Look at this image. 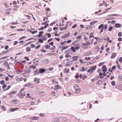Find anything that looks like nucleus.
<instances>
[{"mask_svg": "<svg viewBox=\"0 0 122 122\" xmlns=\"http://www.w3.org/2000/svg\"><path fill=\"white\" fill-rule=\"evenodd\" d=\"M0 83L1 84L4 85L5 83V81L4 80H2L0 81Z\"/></svg>", "mask_w": 122, "mask_h": 122, "instance_id": "obj_42", "label": "nucleus"}, {"mask_svg": "<svg viewBox=\"0 0 122 122\" xmlns=\"http://www.w3.org/2000/svg\"><path fill=\"white\" fill-rule=\"evenodd\" d=\"M43 40L42 39H40L38 41L41 43H43Z\"/></svg>", "mask_w": 122, "mask_h": 122, "instance_id": "obj_50", "label": "nucleus"}, {"mask_svg": "<svg viewBox=\"0 0 122 122\" xmlns=\"http://www.w3.org/2000/svg\"><path fill=\"white\" fill-rule=\"evenodd\" d=\"M86 28L87 30H89L90 28V27L88 25H87L86 27Z\"/></svg>", "mask_w": 122, "mask_h": 122, "instance_id": "obj_63", "label": "nucleus"}, {"mask_svg": "<svg viewBox=\"0 0 122 122\" xmlns=\"http://www.w3.org/2000/svg\"><path fill=\"white\" fill-rule=\"evenodd\" d=\"M30 85H31V86L33 87V85L30 83H28L27 84L24 85V86H26L28 87L30 86Z\"/></svg>", "mask_w": 122, "mask_h": 122, "instance_id": "obj_19", "label": "nucleus"}, {"mask_svg": "<svg viewBox=\"0 0 122 122\" xmlns=\"http://www.w3.org/2000/svg\"><path fill=\"white\" fill-rule=\"evenodd\" d=\"M118 79L120 81H122V75H121L119 76Z\"/></svg>", "mask_w": 122, "mask_h": 122, "instance_id": "obj_34", "label": "nucleus"}, {"mask_svg": "<svg viewBox=\"0 0 122 122\" xmlns=\"http://www.w3.org/2000/svg\"><path fill=\"white\" fill-rule=\"evenodd\" d=\"M112 29V26H110L108 29V30L109 31H111Z\"/></svg>", "mask_w": 122, "mask_h": 122, "instance_id": "obj_59", "label": "nucleus"}, {"mask_svg": "<svg viewBox=\"0 0 122 122\" xmlns=\"http://www.w3.org/2000/svg\"><path fill=\"white\" fill-rule=\"evenodd\" d=\"M47 35V36L49 38L51 36V35L50 34V33H46V34L45 36H46Z\"/></svg>", "mask_w": 122, "mask_h": 122, "instance_id": "obj_36", "label": "nucleus"}, {"mask_svg": "<svg viewBox=\"0 0 122 122\" xmlns=\"http://www.w3.org/2000/svg\"><path fill=\"white\" fill-rule=\"evenodd\" d=\"M83 48L84 49H87L88 48V47L86 45H83Z\"/></svg>", "mask_w": 122, "mask_h": 122, "instance_id": "obj_51", "label": "nucleus"}, {"mask_svg": "<svg viewBox=\"0 0 122 122\" xmlns=\"http://www.w3.org/2000/svg\"><path fill=\"white\" fill-rule=\"evenodd\" d=\"M31 51V49L30 47H28L26 48V51L27 52H30Z\"/></svg>", "mask_w": 122, "mask_h": 122, "instance_id": "obj_28", "label": "nucleus"}, {"mask_svg": "<svg viewBox=\"0 0 122 122\" xmlns=\"http://www.w3.org/2000/svg\"><path fill=\"white\" fill-rule=\"evenodd\" d=\"M20 108H11L9 109V110L10 112H14L19 110Z\"/></svg>", "mask_w": 122, "mask_h": 122, "instance_id": "obj_9", "label": "nucleus"}, {"mask_svg": "<svg viewBox=\"0 0 122 122\" xmlns=\"http://www.w3.org/2000/svg\"><path fill=\"white\" fill-rule=\"evenodd\" d=\"M90 44V43L89 41H86V42H85L84 43H83L82 44V45H86V46H88Z\"/></svg>", "mask_w": 122, "mask_h": 122, "instance_id": "obj_14", "label": "nucleus"}, {"mask_svg": "<svg viewBox=\"0 0 122 122\" xmlns=\"http://www.w3.org/2000/svg\"><path fill=\"white\" fill-rule=\"evenodd\" d=\"M49 22V20H46L44 22H43L42 23V25H46L47 22Z\"/></svg>", "mask_w": 122, "mask_h": 122, "instance_id": "obj_39", "label": "nucleus"}, {"mask_svg": "<svg viewBox=\"0 0 122 122\" xmlns=\"http://www.w3.org/2000/svg\"><path fill=\"white\" fill-rule=\"evenodd\" d=\"M96 66H95L89 69L87 71L88 73H92L96 69Z\"/></svg>", "mask_w": 122, "mask_h": 122, "instance_id": "obj_3", "label": "nucleus"}, {"mask_svg": "<svg viewBox=\"0 0 122 122\" xmlns=\"http://www.w3.org/2000/svg\"><path fill=\"white\" fill-rule=\"evenodd\" d=\"M115 27L116 28H120L121 27V26L120 24L116 23L115 24Z\"/></svg>", "mask_w": 122, "mask_h": 122, "instance_id": "obj_23", "label": "nucleus"}, {"mask_svg": "<svg viewBox=\"0 0 122 122\" xmlns=\"http://www.w3.org/2000/svg\"><path fill=\"white\" fill-rule=\"evenodd\" d=\"M71 41H72L71 40H69L68 41H64V42H66L68 43H70L71 42Z\"/></svg>", "mask_w": 122, "mask_h": 122, "instance_id": "obj_45", "label": "nucleus"}, {"mask_svg": "<svg viewBox=\"0 0 122 122\" xmlns=\"http://www.w3.org/2000/svg\"><path fill=\"white\" fill-rule=\"evenodd\" d=\"M116 67V66H112V68H110L108 70V71L110 72H112V70H114Z\"/></svg>", "mask_w": 122, "mask_h": 122, "instance_id": "obj_11", "label": "nucleus"}, {"mask_svg": "<svg viewBox=\"0 0 122 122\" xmlns=\"http://www.w3.org/2000/svg\"><path fill=\"white\" fill-rule=\"evenodd\" d=\"M6 84H4L3 85L2 88L3 89H4L6 87Z\"/></svg>", "mask_w": 122, "mask_h": 122, "instance_id": "obj_58", "label": "nucleus"}, {"mask_svg": "<svg viewBox=\"0 0 122 122\" xmlns=\"http://www.w3.org/2000/svg\"><path fill=\"white\" fill-rule=\"evenodd\" d=\"M69 69L68 68H66L64 70V72L66 73H68L69 72Z\"/></svg>", "mask_w": 122, "mask_h": 122, "instance_id": "obj_20", "label": "nucleus"}, {"mask_svg": "<svg viewBox=\"0 0 122 122\" xmlns=\"http://www.w3.org/2000/svg\"><path fill=\"white\" fill-rule=\"evenodd\" d=\"M76 92L77 93H79L81 91V90L79 88H78V89H76Z\"/></svg>", "mask_w": 122, "mask_h": 122, "instance_id": "obj_37", "label": "nucleus"}, {"mask_svg": "<svg viewBox=\"0 0 122 122\" xmlns=\"http://www.w3.org/2000/svg\"><path fill=\"white\" fill-rule=\"evenodd\" d=\"M1 107V108L2 109L3 111H5L6 110V108L4 106H2Z\"/></svg>", "mask_w": 122, "mask_h": 122, "instance_id": "obj_35", "label": "nucleus"}, {"mask_svg": "<svg viewBox=\"0 0 122 122\" xmlns=\"http://www.w3.org/2000/svg\"><path fill=\"white\" fill-rule=\"evenodd\" d=\"M102 82V81L101 80H100L96 83V84L97 85H99Z\"/></svg>", "mask_w": 122, "mask_h": 122, "instance_id": "obj_32", "label": "nucleus"}, {"mask_svg": "<svg viewBox=\"0 0 122 122\" xmlns=\"http://www.w3.org/2000/svg\"><path fill=\"white\" fill-rule=\"evenodd\" d=\"M33 68V69H35L36 67L35 66H31L29 67V68L31 69V68Z\"/></svg>", "mask_w": 122, "mask_h": 122, "instance_id": "obj_41", "label": "nucleus"}, {"mask_svg": "<svg viewBox=\"0 0 122 122\" xmlns=\"http://www.w3.org/2000/svg\"><path fill=\"white\" fill-rule=\"evenodd\" d=\"M107 24L104 25L103 24H102L100 25L98 27L99 29H101L102 28L100 31V34H101L103 31L104 29L105 30L107 28Z\"/></svg>", "mask_w": 122, "mask_h": 122, "instance_id": "obj_2", "label": "nucleus"}, {"mask_svg": "<svg viewBox=\"0 0 122 122\" xmlns=\"http://www.w3.org/2000/svg\"><path fill=\"white\" fill-rule=\"evenodd\" d=\"M40 79H38V78L36 77H35L34 78V81L35 82H36V83H40Z\"/></svg>", "mask_w": 122, "mask_h": 122, "instance_id": "obj_12", "label": "nucleus"}, {"mask_svg": "<svg viewBox=\"0 0 122 122\" xmlns=\"http://www.w3.org/2000/svg\"><path fill=\"white\" fill-rule=\"evenodd\" d=\"M111 84L113 86H114L115 85V81H113L111 82Z\"/></svg>", "mask_w": 122, "mask_h": 122, "instance_id": "obj_47", "label": "nucleus"}, {"mask_svg": "<svg viewBox=\"0 0 122 122\" xmlns=\"http://www.w3.org/2000/svg\"><path fill=\"white\" fill-rule=\"evenodd\" d=\"M77 42V41H74L72 42V44L73 45L76 46V45H77V44H76V43Z\"/></svg>", "mask_w": 122, "mask_h": 122, "instance_id": "obj_43", "label": "nucleus"}, {"mask_svg": "<svg viewBox=\"0 0 122 122\" xmlns=\"http://www.w3.org/2000/svg\"><path fill=\"white\" fill-rule=\"evenodd\" d=\"M79 57V56H73L72 58V61H77Z\"/></svg>", "mask_w": 122, "mask_h": 122, "instance_id": "obj_16", "label": "nucleus"}, {"mask_svg": "<svg viewBox=\"0 0 122 122\" xmlns=\"http://www.w3.org/2000/svg\"><path fill=\"white\" fill-rule=\"evenodd\" d=\"M77 25V24H75L72 27V28L73 29H74L75 27H76Z\"/></svg>", "mask_w": 122, "mask_h": 122, "instance_id": "obj_54", "label": "nucleus"}, {"mask_svg": "<svg viewBox=\"0 0 122 122\" xmlns=\"http://www.w3.org/2000/svg\"><path fill=\"white\" fill-rule=\"evenodd\" d=\"M45 28H44V27H42L40 28H39L38 29V30H43L44 29H45Z\"/></svg>", "mask_w": 122, "mask_h": 122, "instance_id": "obj_55", "label": "nucleus"}, {"mask_svg": "<svg viewBox=\"0 0 122 122\" xmlns=\"http://www.w3.org/2000/svg\"><path fill=\"white\" fill-rule=\"evenodd\" d=\"M25 88H23L21 89L20 92L18 93V97L21 98H23L24 96H25Z\"/></svg>", "mask_w": 122, "mask_h": 122, "instance_id": "obj_1", "label": "nucleus"}, {"mask_svg": "<svg viewBox=\"0 0 122 122\" xmlns=\"http://www.w3.org/2000/svg\"><path fill=\"white\" fill-rule=\"evenodd\" d=\"M80 45L81 44L80 43L77 44V45L76 46H77L75 47V50H78L79 49H80Z\"/></svg>", "mask_w": 122, "mask_h": 122, "instance_id": "obj_13", "label": "nucleus"}, {"mask_svg": "<svg viewBox=\"0 0 122 122\" xmlns=\"http://www.w3.org/2000/svg\"><path fill=\"white\" fill-rule=\"evenodd\" d=\"M74 89L76 90L79 88V87L77 86L76 84H75L74 86Z\"/></svg>", "mask_w": 122, "mask_h": 122, "instance_id": "obj_27", "label": "nucleus"}, {"mask_svg": "<svg viewBox=\"0 0 122 122\" xmlns=\"http://www.w3.org/2000/svg\"><path fill=\"white\" fill-rule=\"evenodd\" d=\"M30 71L28 69L25 71L24 74L26 73H30Z\"/></svg>", "mask_w": 122, "mask_h": 122, "instance_id": "obj_40", "label": "nucleus"}, {"mask_svg": "<svg viewBox=\"0 0 122 122\" xmlns=\"http://www.w3.org/2000/svg\"><path fill=\"white\" fill-rule=\"evenodd\" d=\"M51 95L52 96H54L55 95V92L54 91H53L51 93Z\"/></svg>", "mask_w": 122, "mask_h": 122, "instance_id": "obj_53", "label": "nucleus"}, {"mask_svg": "<svg viewBox=\"0 0 122 122\" xmlns=\"http://www.w3.org/2000/svg\"><path fill=\"white\" fill-rule=\"evenodd\" d=\"M39 119V117H31L30 118V119L31 120H37Z\"/></svg>", "mask_w": 122, "mask_h": 122, "instance_id": "obj_10", "label": "nucleus"}, {"mask_svg": "<svg viewBox=\"0 0 122 122\" xmlns=\"http://www.w3.org/2000/svg\"><path fill=\"white\" fill-rule=\"evenodd\" d=\"M82 38V36H77L76 37L77 39H80Z\"/></svg>", "mask_w": 122, "mask_h": 122, "instance_id": "obj_61", "label": "nucleus"}, {"mask_svg": "<svg viewBox=\"0 0 122 122\" xmlns=\"http://www.w3.org/2000/svg\"><path fill=\"white\" fill-rule=\"evenodd\" d=\"M46 10L47 11L46 12L47 14H48V12L50 11V10L49 8H47L46 9Z\"/></svg>", "mask_w": 122, "mask_h": 122, "instance_id": "obj_44", "label": "nucleus"}, {"mask_svg": "<svg viewBox=\"0 0 122 122\" xmlns=\"http://www.w3.org/2000/svg\"><path fill=\"white\" fill-rule=\"evenodd\" d=\"M65 52L67 54V55L65 56V57L66 58H68L69 57H71V55H68V54L69 53V52L67 51H66Z\"/></svg>", "mask_w": 122, "mask_h": 122, "instance_id": "obj_17", "label": "nucleus"}, {"mask_svg": "<svg viewBox=\"0 0 122 122\" xmlns=\"http://www.w3.org/2000/svg\"><path fill=\"white\" fill-rule=\"evenodd\" d=\"M42 38L43 40L46 41L47 39V38L46 36H43Z\"/></svg>", "mask_w": 122, "mask_h": 122, "instance_id": "obj_29", "label": "nucleus"}, {"mask_svg": "<svg viewBox=\"0 0 122 122\" xmlns=\"http://www.w3.org/2000/svg\"><path fill=\"white\" fill-rule=\"evenodd\" d=\"M119 90H122V85H120L119 86V87L118 88Z\"/></svg>", "mask_w": 122, "mask_h": 122, "instance_id": "obj_57", "label": "nucleus"}, {"mask_svg": "<svg viewBox=\"0 0 122 122\" xmlns=\"http://www.w3.org/2000/svg\"><path fill=\"white\" fill-rule=\"evenodd\" d=\"M71 50L73 52H76V51L75 50V47L72 46L71 48Z\"/></svg>", "mask_w": 122, "mask_h": 122, "instance_id": "obj_25", "label": "nucleus"}, {"mask_svg": "<svg viewBox=\"0 0 122 122\" xmlns=\"http://www.w3.org/2000/svg\"><path fill=\"white\" fill-rule=\"evenodd\" d=\"M44 31H41L39 32V34L38 35V36H42L41 34H42L44 33Z\"/></svg>", "mask_w": 122, "mask_h": 122, "instance_id": "obj_33", "label": "nucleus"}, {"mask_svg": "<svg viewBox=\"0 0 122 122\" xmlns=\"http://www.w3.org/2000/svg\"><path fill=\"white\" fill-rule=\"evenodd\" d=\"M122 33L121 32H120L118 33V36H122Z\"/></svg>", "mask_w": 122, "mask_h": 122, "instance_id": "obj_62", "label": "nucleus"}, {"mask_svg": "<svg viewBox=\"0 0 122 122\" xmlns=\"http://www.w3.org/2000/svg\"><path fill=\"white\" fill-rule=\"evenodd\" d=\"M43 62L44 64L47 63L48 62V59H45L43 60Z\"/></svg>", "mask_w": 122, "mask_h": 122, "instance_id": "obj_21", "label": "nucleus"}, {"mask_svg": "<svg viewBox=\"0 0 122 122\" xmlns=\"http://www.w3.org/2000/svg\"><path fill=\"white\" fill-rule=\"evenodd\" d=\"M39 70V73H43L45 72L46 71V70L45 69L42 68L40 69Z\"/></svg>", "mask_w": 122, "mask_h": 122, "instance_id": "obj_15", "label": "nucleus"}, {"mask_svg": "<svg viewBox=\"0 0 122 122\" xmlns=\"http://www.w3.org/2000/svg\"><path fill=\"white\" fill-rule=\"evenodd\" d=\"M34 75H36L39 74L40 73L38 69H36V70L34 71Z\"/></svg>", "mask_w": 122, "mask_h": 122, "instance_id": "obj_18", "label": "nucleus"}, {"mask_svg": "<svg viewBox=\"0 0 122 122\" xmlns=\"http://www.w3.org/2000/svg\"><path fill=\"white\" fill-rule=\"evenodd\" d=\"M40 115L41 117H43L45 115L44 113H41L40 114Z\"/></svg>", "mask_w": 122, "mask_h": 122, "instance_id": "obj_48", "label": "nucleus"}, {"mask_svg": "<svg viewBox=\"0 0 122 122\" xmlns=\"http://www.w3.org/2000/svg\"><path fill=\"white\" fill-rule=\"evenodd\" d=\"M95 49L97 50V51H99V47L97 46H95Z\"/></svg>", "mask_w": 122, "mask_h": 122, "instance_id": "obj_64", "label": "nucleus"}, {"mask_svg": "<svg viewBox=\"0 0 122 122\" xmlns=\"http://www.w3.org/2000/svg\"><path fill=\"white\" fill-rule=\"evenodd\" d=\"M55 88L56 89H61V86L58 85H56L54 86Z\"/></svg>", "mask_w": 122, "mask_h": 122, "instance_id": "obj_22", "label": "nucleus"}, {"mask_svg": "<svg viewBox=\"0 0 122 122\" xmlns=\"http://www.w3.org/2000/svg\"><path fill=\"white\" fill-rule=\"evenodd\" d=\"M27 96L26 97H31V95L29 93H28L27 94Z\"/></svg>", "mask_w": 122, "mask_h": 122, "instance_id": "obj_46", "label": "nucleus"}, {"mask_svg": "<svg viewBox=\"0 0 122 122\" xmlns=\"http://www.w3.org/2000/svg\"><path fill=\"white\" fill-rule=\"evenodd\" d=\"M117 67L120 70H121V68L120 67V66L119 64H118L117 65Z\"/></svg>", "mask_w": 122, "mask_h": 122, "instance_id": "obj_60", "label": "nucleus"}, {"mask_svg": "<svg viewBox=\"0 0 122 122\" xmlns=\"http://www.w3.org/2000/svg\"><path fill=\"white\" fill-rule=\"evenodd\" d=\"M10 103L13 104H17L19 102L17 100L14 99L10 101Z\"/></svg>", "mask_w": 122, "mask_h": 122, "instance_id": "obj_4", "label": "nucleus"}, {"mask_svg": "<svg viewBox=\"0 0 122 122\" xmlns=\"http://www.w3.org/2000/svg\"><path fill=\"white\" fill-rule=\"evenodd\" d=\"M67 25H66L65 27H60V29L61 30H62L65 29L66 28H67Z\"/></svg>", "mask_w": 122, "mask_h": 122, "instance_id": "obj_26", "label": "nucleus"}, {"mask_svg": "<svg viewBox=\"0 0 122 122\" xmlns=\"http://www.w3.org/2000/svg\"><path fill=\"white\" fill-rule=\"evenodd\" d=\"M56 48V46H53V47L51 48L50 49L51 50H54Z\"/></svg>", "mask_w": 122, "mask_h": 122, "instance_id": "obj_56", "label": "nucleus"}, {"mask_svg": "<svg viewBox=\"0 0 122 122\" xmlns=\"http://www.w3.org/2000/svg\"><path fill=\"white\" fill-rule=\"evenodd\" d=\"M17 92V91H13L12 92L9 93L8 94V95L11 98L13 97L14 95Z\"/></svg>", "mask_w": 122, "mask_h": 122, "instance_id": "obj_5", "label": "nucleus"}, {"mask_svg": "<svg viewBox=\"0 0 122 122\" xmlns=\"http://www.w3.org/2000/svg\"><path fill=\"white\" fill-rule=\"evenodd\" d=\"M39 59H38L36 58L33 60V63L36 65H38L39 64Z\"/></svg>", "mask_w": 122, "mask_h": 122, "instance_id": "obj_6", "label": "nucleus"}, {"mask_svg": "<svg viewBox=\"0 0 122 122\" xmlns=\"http://www.w3.org/2000/svg\"><path fill=\"white\" fill-rule=\"evenodd\" d=\"M15 72H16L17 73V74H19L20 73L22 72V71L21 70H16V69H15Z\"/></svg>", "mask_w": 122, "mask_h": 122, "instance_id": "obj_24", "label": "nucleus"}, {"mask_svg": "<svg viewBox=\"0 0 122 122\" xmlns=\"http://www.w3.org/2000/svg\"><path fill=\"white\" fill-rule=\"evenodd\" d=\"M37 32V30H36L35 31H30V32L32 34H33Z\"/></svg>", "mask_w": 122, "mask_h": 122, "instance_id": "obj_52", "label": "nucleus"}, {"mask_svg": "<svg viewBox=\"0 0 122 122\" xmlns=\"http://www.w3.org/2000/svg\"><path fill=\"white\" fill-rule=\"evenodd\" d=\"M45 47L46 49H48L50 48V46L49 45H46L45 46Z\"/></svg>", "mask_w": 122, "mask_h": 122, "instance_id": "obj_38", "label": "nucleus"}, {"mask_svg": "<svg viewBox=\"0 0 122 122\" xmlns=\"http://www.w3.org/2000/svg\"><path fill=\"white\" fill-rule=\"evenodd\" d=\"M117 55V54L115 52L112 53L111 55V59L114 58Z\"/></svg>", "mask_w": 122, "mask_h": 122, "instance_id": "obj_7", "label": "nucleus"}, {"mask_svg": "<svg viewBox=\"0 0 122 122\" xmlns=\"http://www.w3.org/2000/svg\"><path fill=\"white\" fill-rule=\"evenodd\" d=\"M102 70L103 72H106L107 71V68L105 65H104L102 66Z\"/></svg>", "mask_w": 122, "mask_h": 122, "instance_id": "obj_8", "label": "nucleus"}, {"mask_svg": "<svg viewBox=\"0 0 122 122\" xmlns=\"http://www.w3.org/2000/svg\"><path fill=\"white\" fill-rule=\"evenodd\" d=\"M68 47L67 46H66L62 47H61V50H64L66 49H67Z\"/></svg>", "mask_w": 122, "mask_h": 122, "instance_id": "obj_30", "label": "nucleus"}, {"mask_svg": "<svg viewBox=\"0 0 122 122\" xmlns=\"http://www.w3.org/2000/svg\"><path fill=\"white\" fill-rule=\"evenodd\" d=\"M87 70V69L85 68L84 67H82V68L81 70H80V71L81 72L85 71Z\"/></svg>", "mask_w": 122, "mask_h": 122, "instance_id": "obj_31", "label": "nucleus"}, {"mask_svg": "<svg viewBox=\"0 0 122 122\" xmlns=\"http://www.w3.org/2000/svg\"><path fill=\"white\" fill-rule=\"evenodd\" d=\"M85 59L87 60H90L91 59V57H85Z\"/></svg>", "mask_w": 122, "mask_h": 122, "instance_id": "obj_49", "label": "nucleus"}]
</instances>
